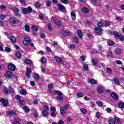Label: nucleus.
Here are the masks:
<instances>
[{
    "label": "nucleus",
    "mask_w": 124,
    "mask_h": 124,
    "mask_svg": "<svg viewBox=\"0 0 124 124\" xmlns=\"http://www.w3.org/2000/svg\"><path fill=\"white\" fill-rule=\"evenodd\" d=\"M71 16L73 20H75V19H76V15H75V13H74V12H71Z\"/></svg>",
    "instance_id": "cd10ccee"
},
{
    "label": "nucleus",
    "mask_w": 124,
    "mask_h": 124,
    "mask_svg": "<svg viewBox=\"0 0 124 124\" xmlns=\"http://www.w3.org/2000/svg\"><path fill=\"white\" fill-rule=\"evenodd\" d=\"M96 103V104L98 105V106H100L101 107L103 106V103H102V102L100 101H97Z\"/></svg>",
    "instance_id": "473e14b6"
},
{
    "label": "nucleus",
    "mask_w": 124,
    "mask_h": 124,
    "mask_svg": "<svg viewBox=\"0 0 124 124\" xmlns=\"http://www.w3.org/2000/svg\"><path fill=\"white\" fill-rule=\"evenodd\" d=\"M16 56L17 59H21V57H22V53L19 51H17L16 53Z\"/></svg>",
    "instance_id": "a211bd4d"
},
{
    "label": "nucleus",
    "mask_w": 124,
    "mask_h": 124,
    "mask_svg": "<svg viewBox=\"0 0 124 124\" xmlns=\"http://www.w3.org/2000/svg\"><path fill=\"white\" fill-rule=\"evenodd\" d=\"M10 40L13 43L16 42V38H15V37H12L10 38Z\"/></svg>",
    "instance_id": "de8ad7c7"
},
{
    "label": "nucleus",
    "mask_w": 124,
    "mask_h": 124,
    "mask_svg": "<svg viewBox=\"0 0 124 124\" xmlns=\"http://www.w3.org/2000/svg\"><path fill=\"white\" fill-rule=\"evenodd\" d=\"M23 110L24 111H25V112H26V113H29V112H30V108H29V107L27 106H24L23 107Z\"/></svg>",
    "instance_id": "4be33fe9"
},
{
    "label": "nucleus",
    "mask_w": 124,
    "mask_h": 124,
    "mask_svg": "<svg viewBox=\"0 0 124 124\" xmlns=\"http://www.w3.org/2000/svg\"><path fill=\"white\" fill-rule=\"evenodd\" d=\"M114 53L116 55H120V54H122V49L121 48H117L115 50Z\"/></svg>",
    "instance_id": "2eb2a0df"
},
{
    "label": "nucleus",
    "mask_w": 124,
    "mask_h": 124,
    "mask_svg": "<svg viewBox=\"0 0 124 124\" xmlns=\"http://www.w3.org/2000/svg\"><path fill=\"white\" fill-rule=\"evenodd\" d=\"M113 35H114L115 37H119V36H120V33L117 31H114L113 32Z\"/></svg>",
    "instance_id": "ea45409f"
},
{
    "label": "nucleus",
    "mask_w": 124,
    "mask_h": 124,
    "mask_svg": "<svg viewBox=\"0 0 124 124\" xmlns=\"http://www.w3.org/2000/svg\"><path fill=\"white\" fill-rule=\"evenodd\" d=\"M80 60L82 62H85V60H86V58H85V56H81L80 57Z\"/></svg>",
    "instance_id": "338daca9"
},
{
    "label": "nucleus",
    "mask_w": 124,
    "mask_h": 124,
    "mask_svg": "<svg viewBox=\"0 0 124 124\" xmlns=\"http://www.w3.org/2000/svg\"><path fill=\"white\" fill-rule=\"evenodd\" d=\"M82 12H84V13H88L90 10L88 8L84 7L82 10Z\"/></svg>",
    "instance_id": "7c9ffc66"
},
{
    "label": "nucleus",
    "mask_w": 124,
    "mask_h": 124,
    "mask_svg": "<svg viewBox=\"0 0 124 124\" xmlns=\"http://www.w3.org/2000/svg\"><path fill=\"white\" fill-rule=\"evenodd\" d=\"M46 50L49 53L51 52V48L49 47H46Z\"/></svg>",
    "instance_id": "774afa93"
},
{
    "label": "nucleus",
    "mask_w": 124,
    "mask_h": 124,
    "mask_svg": "<svg viewBox=\"0 0 124 124\" xmlns=\"http://www.w3.org/2000/svg\"><path fill=\"white\" fill-rule=\"evenodd\" d=\"M13 11L15 13V15L16 16H21V15H20V14H19V9H18L17 8H15L13 9Z\"/></svg>",
    "instance_id": "1a4fd4ad"
},
{
    "label": "nucleus",
    "mask_w": 124,
    "mask_h": 124,
    "mask_svg": "<svg viewBox=\"0 0 124 124\" xmlns=\"http://www.w3.org/2000/svg\"><path fill=\"white\" fill-rule=\"evenodd\" d=\"M16 99H17V100H19V101H20V100H21V96H20L19 95H16L15 97Z\"/></svg>",
    "instance_id": "13d9d810"
},
{
    "label": "nucleus",
    "mask_w": 124,
    "mask_h": 124,
    "mask_svg": "<svg viewBox=\"0 0 124 124\" xmlns=\"http://www.w3.org/2000/svg\"><path fill=\"white\" fill-rule=\"evenodd\" d=\"M39 18L42 20L44 18V15L43 14H40L39 15Z\"/></svg>",
    "instance_id": "69168bd1"
},
{
    "label": "nucleus",
    "mask_w": 124,
    "mask_h": 124,
    "mask_svg": "<svg viewBox=\"0 0 124 124\" xmlns=\"http://www.w3.org/2000/svg\"><path fill=\"white\" fill-rule=\"evenodd\" d=\"M9 21L10 23H11V24H18V23H19V20L17 19H15L13 17H11L9 19Z\"/></svg>",
    "instance_id": "f03ea898"
},
{
    "label": "nucleus",
    "mask_w": 124,
    "mask_h": 124,
    "mask_svg": "<svg viewBox=\"0 0 124 124\" xmlns=\"http://www.w3.org/2000/svg\"><path fill=\"white\" fill-rule=\"evenodd\" d=\"M33 78L35 81H38L39 79H40V77L39 76V74L35 73L34 74Z\"/></svg>",
    "instance_id": "9b49d317"
},
{
    "label": "nucleus",
    "mask_w": 124,
    "mask_h": 124,
    "mask_svg": "<svg viewBox=\"0 0 124 124\" xmlns=\"http://www.w3.org/2000/svg\"><path fill=\"white\" fill-rule=\"evenodd\" d=\"M118 106L119 108H124V102H120L118 103Z\"/></svg>",
    "instance_id": "412c9836"
},
{
    "label": "nucleus",
    "mask_w": 124,
    "mask_h": 124,
    "mask_svg": "<svg viewBox=\"0 0 124 124\" xmlns=\"http://www.w3.org/2000/svg\"><path fill=\"white\" fill-rule=\"evenodd\" d=\"M108 56L112 58L113 57V53L111 51H109L108 53Z\"/></svg>",
    "instance_id": "864d4df0"
},
{
    "label": "nucleus",
    "mask_w": 124,
    "mask_h": 124,
    "mask_svg": "<svg viewBox=\"0 0 124 124\" xmlns=\"http://www.w3.org/2000/svg\"><path fill=\"white\" fill-rule=\"evenodd\" d=\"M54 59L56 62H61L62 61V59L58 56H54Z\"/></svg>",
    "instance_id": "dca6fc26"
},
{
    "label": "nucleus",
    "mask_w": 124,
    "mask_h": 124,
    "mask_svg": "<svg viewBox=\"0 0 124 124\" xmlns=\"http://www.w3.org/2000/svg\"><path fill=\"white\" fill-rule=\"evenodd\" d=\"M22 12L23 13H24V14H28V10L27 9V8H23L22 9Z\"/></svg>",
    "instance_id": "8fccbe9b"
},
{
    "label": "nucleus",
    "mask_w": 124,
    "mask_h": 124,
    "mask_svg": "<svg viewBox=\"0 0 124 124\" xmlns=\"http://www.w3.org/2000/svg\"><path fill=\"white\" fill-rule=\"evenodd\" d=\"M104 26V23L103 22L101 21L97 23V26L98 28H102Z\"/></svg>",
    "instance_id": "393cba45"
},
{
    "label": "nucleus",
    "mask_w": 124,
    "mask_h": 124,
    "mask_svg": "<svg viewBox=\"0 0 124 124\" xmlns=\"http://www.w3.org/2000/svg\"><path fill=\"white\" fill-rule=\"evenodd\" d=\"M26 76L27 78H31V74L28 72H26Z\"/></svg>",
    "instance_id": "e2e57ef3"
},
{
    "label": "nucleus",
    "mask_w": 124,
    "mask_h": 124,
    "mask_svg": "<svg viewBox=\"0 0 124 124\" xmlns=\"http://www.w3.org/2000/svg\"><path fill=\"white\" fill-rule=\"evenodd\" d=\"M25 63H27V64H31V65H33V64H32V62L30 60V59L25 60Z\"/></svg>",
    "instance_id": "aec40b11"
},
{
    "label": "nucleus",
    "mask_w": 124,
    "mask_h": 124,
    "mask_svg": "<svg viewBox=\"0 0 124 124\" xmlns=\"http://www.w3.org/2000/svg\"><path fill=\"white\" fill-rule=\"evenodd\" d=\"M6 113L8 116H12L13 115H16V112L15 110H11L9 111H7Z\"/></svg>",
    "instance_id": "6e6552de"
},
{
    "label": "nucleus",
    "mask_w": 124,
    "mask_h": 124,
    "mask_svg": "<svg viewBox=\"0 0 124 124\" xmlns=\"http://www.w3.org/2000/svg\"><path fill=\"white\" fill-rule=\"evenodd\" d=\"M20 93L23 94V95H26V94L27 93V91H26L25 89H21L20 90Z\"/></svg>",
    "instance_id": "5701e85b"
},
{
    "label": "nucleus",
    "mask_w": 124,
    "mask_h": 124,
    "mask_svg": "<svg viewBox=\"0 0 124 124\" xmlns=\"http://www.w3.org/2000/svg\"><path fill=\"white\" fill-rule=\"evenodd\" d=\"M42 114L43 115V116H45V117H48V111H46V110H43L42 111Z\"/></svg>",
    "instance_id": "72a5a7b5"
},
{
    "label": "nucleus",
    "mask_w": 124,
    "mask_h": 124,
    "mask_svg": "<svg viewBox=\"0 0 124 124\" xmlns=\"http://www.w3.org/2000/svg\"><path fill=\"white\" fill-rule=\"evenodd\" d=\"M94 31L95 32H96V33H97L98 35H100V34H102V32L103 31H102V29L98 27H95L94 28Z\"/></svg>",
    "instance_id": "7ed1b4c3"
},
{
    "label": "nucleus",
    "mask_w": 124,
    "mask_h": 124,
    "mask_svg": "<svg viewBox=\"0 0 124 124\" xmlns=\"http://www.w3.org/2000/svg\"><path fill=\"white\" fill-rule=\"evenodd\" d=\"M77 96H78V97H83L84 94L82 93H78L77 94Z\"/></svg>",
    "instance_id": "58836bf2"
},
{
    "label": "nucleus",
    "mask_w": 124,
    "mask_h": 124,
    "mask_svg": "<svg viewBox=\"0 0 124 124\" xmlns=\"http://www.w3.org/2000/svg\"><path fill=\"white\" fill-rule=\"evenodd\" d=\"M13 74H12V72L10 71H8L6 72V74L5 75V77L7 78H11L13 76Z\"/></svg>",
    "instance_id": "f8f14e48"
},
{
    "label": "nucleus",
    "mask_w": 124,
    "mask_h": 124,
    "mask_svg": "<svg viewBox=\"0 0 124 124\" xmlns=\"http://www.w3.org/2000/svg\"><path fill=\"white\" fill-rule=\"evenodd\" d=\"M104 91H103V89H102V88L101 87L98 88V92L99 93H102Z\"/></svg>",
    "instance_id": "a18cd8bd"
},
{
    "label": "nucleus",
    "mask_w": 124,
    "mask_h": 124,
    "mask_svg": "<svg viewBox=\"0 0 124 124\" xmlns=\"http://www.w3.org/2000/svg\"><path fill=\"white\" fill-rule=\"evenodd\" d=\"M68 107H69V105H65L63 107V109H64V110H67V109L68 108Z\"/></svg>",
    "instance_id": "052dcab7"
},
{
    "label": "nucleus",
    "mask_w": 124,
    "mask_h": 124,
    "mask_svg": "<svg viewBox=\"0 0 124 124\" xmlns=\"http://www.w3.org/2000/svg\"><path fill=\"white\" fill-rule=\"evenodd\" d=\"M57 6L60 11H62V12H63V11H65V7H64L63 5H62V4H59Z\"/></svg>",
    "instance_id": "39448f33"
},
{
    "label": "nucleus",
    "mask_w": 124,
    "mask_h": 124,
    "mask_svg": "<svg viewBox=\"0 0 124 124\" xmlns=\"http://www.w3.org/2000/svg\"><path fill=\"white\" fill-rule=\"evenodd\" d=\"M113 81L116 85H118L119 86L121 85V83H120V81H119V78H114Z\"/></svg>",
    "instance_id": "ddd939ff"
},
{
    "label": "nucleus",
    "mask_w": 124,
    "mask_h": 124,
    "mask_svg": "<svg viewBox=\"0 0 124 124\" xmlns=\"http://www.w3.org/2000/svg\"><path fill=\"white\" fill-rule=\"evenodd\" d=\"M48 87L49 90H52L54 88V86H53V84L50 83L48 84Z\"/></svg>",
    "instance_id": "3c124183"
},
{
    "label": "nucleus",
    "mask_w": 124,
    "mask_h": 124,
    "mask_svg": "<svg viewBox=\"0 0 124 124\" xmlns=\"http://www.w3.org/2000/svg\"><path fill=\"white\" fill-rule=\"evenodd\" d=\"M106 111H107L108 113H111L112 112V109L109 108H106Z\"/></svg>",
    "instance_id": "0e129e2a"
},
{
    "label": "nucleus",
    "mask_w": 124,
    "mask_h": 124,
    "mask_svg": "<svg viewBox=\"0 0 124 124\" xmlns=\"http://www.w3.org/2000/svg\"><path fill=\"white\" fill-rule=\"evenodd\" d=\"M111 96L113 98V99H115V100H118V94L115 93H110Z\"/></svg>",
    "instance_id": "9d476101"
},
{
    "label": "nucleus",
    "mask_w": 124,
    "mask_h": 124,
    "mask_svg": "<svg viewBox=\"0 0 124 124\" xmlns=\"http://www.w3.org/2000/svg\"><path fill=\"white\" fill-rule=\"evenodd\" d=\"M80 111L81 113H82V114H84V115L86 114V113H87V110H86V109H85V108H81L80 109Z\"/></svg>",
    "instance_id": "a19ab883"
},
{
    "label": "nucleus",
    "mask_w": 124,
    "mask_h": 124,
    "mask_svg": "<svg viewBox=\"0 0 124 124\" xmlns=\"http://www.w3.org/2000/svg\"><path fill=\"white\" fill-rule=\"evenodd\" d=\"M61 1L65 4H68V3H69L68 0H61Z\"/></svg>",
    "instance_id": "37998d69"
},
{
    "label": "nucleus",
    "mask_w": 124,
    "mask_h": 124,
    "mask_svg": "<svg viewBox=\"0 0 124 124\" xmlns=\"http://www.w3.org/2000/svg\"><path fill=\"white\" fill-rule=\"evenodd\" d=\"M88 83H91L92 85H94L96 84V81L94 79L91 78L88 80Z\"/></svg>",
    "instance_id": "4468645a"
},
{
    "label": "nucleus",
    "mask_w": 124,
    "mask_h": 124,
    "mask_svg": "<svg viewBox=\"0 0 124 124\" xmlns=\"http://www.w3.org/2000/svg\"><path fill=\"white\" fill-rule=\"evenodd\" d=\"M60 112H61V113L62 114V115H64V114H65V113H66V112L65 111L64 109H63L62 108H61Z\"/></svg>",
    "instance_id": "c9c22d12"
},
{
    "label": "nucleus",
    "mask_w": 124,
    "mask_h": 124,
    "mask_svg": "<svg viewBox=\"0 0 124 124\" xmlns=\"http://www.w3.org/2000/svg\"><path fill=\"white\" fill-rule=\"evenodd\" d=\"M0 101L1 102L4 107H7V106H8V102L6 101V100L1 98Z\"/></svg>",
    "instance_id": "20e7f679"
},
{
    "label": "nucleus",
    "mask_w": 124,
    "mask_h": 124,
    "mask_svg": "<svg viewBox=\"0 0 124 124\" xmlns=\"http://www.w3.org/2000/svg\"><path fill=\"white\" fill-rule=\"evenodd\" d=\"M108 123L109 124H116L115 118L111 119L108 121Z\"/></svg>",
    "instance_id": "6ab92c4d"
},
{
    "label": "nucleus",
    "mask_w": 124,
    "mask_h": 124,
    "mask_svg": "<svg viewBox=\"0 0 124 124\" xmlns=\"http://www.w3.org/2000/svg\"><path fill=\"white\" fill-rule=\"evenodd\" d=\"M34 6H35L36 8H39V7H40V3L38 2H36L35 3Z\"/></svg>",
    "instance_id": "603ef678"
},
{
    "label": "nucleus",
    "mask_w": 124,
    "mask_h": 124,
    "mask_svg": "<svg viewBox=\"0 0 124 124\" xmlns=\"http://www.w3.org/2000/svg\"><path fill=\"white\" fill-rule=\"evenodd\" d=\"M19 103H20L21 105H26V102H25L23 100H20L19 101Z\"/></svg>",
    "instance_id": "09e8293b"
},
{
    "label": "nucleus",
    "mask_w": 124,
    "mask_h": 124,
    "mask_svg": "<svg viewBox=\"0 0 124 124\" xmlns=\"http://www.w3.org/2000/svg\"><path fill=\"white\" fill-rule=\"evenodd\" d=\"M41 62L42 63H46V62H47V60H46L45 57H43L41 59Z\"/></svg>",
    "instance_id": "4c0bfd02"
},
{
    "label": "nucleus",
    "mask_w": 124,
    "mask_h": 124,
    "mask_svg": "<svg viewBox=\"0 0 124 124\" xmlns=\"http://www.w3.org/2000/svg\"><path fill=\"white\" fill-rule=\"evenodd\" d=\"M0 9H1V10H5V9H6V6L4 5H1L0 6Z\"/></svg>",
    "instance_id": "6e6d98bb"
},
{
    "label": "nucleus",
    "mask_w": 124,
    "mask_h": 124,
    "mask_svg": "<svg viewBox=\"0 0 124 124\" xmlns=\"http://www.w3.org/2000/svg\"><path fill=\"white\" fill-rule=\"evenodd\" d=\"M92 62L93 65H95V64H97V62H98V60L97 59H93L92 60Z\"/></svg>",
    "instance_id": "a878e982"
},
{
    "label": "nucleus",
    "mask_w": 124,
    "mask_h": 124,
    "mask_svg": "<svg viewBox=\"0 0 124 124\" xmlns=\"http://www.w3.org/2000/svg\"><path fill=\"white\" fill-rule=\"evenodd\" d=\"M77 33L79 38H82L83 37V32L81 30H78Z\"/></svg>",
    "instance_id": "f3484780"
},
{
    "label": "nucleus",
    "mask_w": 124,
    "mask_h": 124,
    "mask_svg": "<svg viewBox=\"0 0 124 124\" xmlns=\"http://www.w3.org/2000/svg\"><path fill=\"white\" fill-rule=\"evenodd\" d=\"M108 44L109 46H113V45H114V44H115V43H114V42L113 41H108Z\"/></svg>",
    "instance_id": "2f4dec72"
},
{
    "label": "nucleus",
    "mask_w": 124,
    "mask_h": 124,
    "mask_svg": "<svg viewBox=\"0 0 124 124\" xmlns=\"http://www.w3.org/2000/svg\"><path fill=\"white\" fill-rule=\"evenodd\" d=\"M107 72L108 73H112V69L110 68H107Z\"/></svg>",
    "instance_id": "bf43d9fd"
},
{
    "label": "nucleus",
    "mask_w": 124,
    "mask_h": 124,
    "mask_svg": "<svg viewBox=\"0 0 124 124\" xmlns=\"http://www.w3.org/2000/svg\"><path fill=\"white\" fill-rule=\"evenodd\" d=\"M115 123H118L119 124H122V121L120 120L119 117H115Z\"/></svg>",
    "instance_id": "c756f323"
},
{
    "label": "nucleus",
    "mask_w": 124,
    "mask_h": 124,
    "mask_svg": "<svg viewBox=\"0 0 124 124\" xmlns=\"http://www.w3.org/2000/svg\"><path fill=\"white\" fill-rule=\"evenodd\" d=\"M55 24L58 26V27H60L61 25H62V22L60 20H57L55 22Z\"/></svg>",
    "instance_id": "c03bdc74"
},
{
    "label": "nucleus",
    "mask_w": 124,
    "mask_h": 124,
    "mask_svg": "<svg viewBox=\"0 0 124 124\" xmlns=\"http://www.w3.org/2000/svg\"><path fill=\"white\" fill-rule=\"evenodd\" d=\"M44 111H49V107H48L47 105L44 106Z\"/></svg>",
    "instance_id": "49530a36"
},
{
    "label": "nucleus",
    "mask_w": 124,
    "mask_h": 124,
    "mask_svg": "<svg viewBox=\"0 0 124 124\" xmlns=\"http://www.w3.org/2000/svg\"><path fill=\"white\" fill-rule=\"evenodd\" d=\"M74 39L75 42H76L77 43H78V42H79V39L78 38V37H74Z\"/></svg>",
    "instance_id": "680f3d73"
},
{
    "label": "nucleus",
    "mask_w": 124,
    "mask_h": 124,
    "mask_svg": "<svg viewBox=\"0 0 124 124\" xmlns=\"http://www.w3.org/2000/svg\"><path fill=\"white\" fill-rule=\"evenodd\" d=\"M26 9H27V12H28V13H31V12H32L31 7H28Z\"/></svg>",
    "instance_id": "e433bc0d"
},
{
    "label": "nucleus",
    "mask_w": 124,
    "mask_h": 124,
    "mask_svg": "<svg viewBox=\"0 0 124 124\" xmlns=\"http://www.w3.org/2000/svg\"><path fill=\"white\" fill-rule=\"evenodd\" d=\"M89 69V66L88 64H85L83 66V70L84 71H87Z\"/></svg>",
    "instance_id": "bb28decb"
},
{
    "label": "nucleus",
    "mask_w": 124,
    "mask_h": 124,
    "mask_svg": "<svg viewBox=\"0 0 124 124\" xmlns=\"http://www.w3.org/2000/svg\"><path fill=\"white\" fill-rule=\"evenodd\" d=\"M31 38L28 36H25L24 38V40L23 41V44L24 45H29L30 43H31Z\"/></svg>",
    "instance_id": "f257e3e1"
},
{
    "label": "nucleus",
    "mask_w": 124,
    "mask_h": 124,
    "mask_svg": "<svg viewBox=\"0 0 124 124\" xmlns=\"http://www.w3.org/2000/svg\"><path fill=\"white\" fill-rule=\"evenodd\" d=\"M38 30V28L35 26H33L31 27L32 31L34 35H36V31Z\"/></svg>",
    "instance_id": "0eeeda50"
},
{
    "label": "nucleus",
    "mask_w": 124,
    "mask_h": 124,
    "mask_svg": "<svg viewBox=\"0 0 124 124\" xmlns=\"http://www.w3.org/2000/svg\"><path fill=\"white\" fill-rule=\"evenodd\" d=\"M46 4L47 6H50L52 4V2L51 1H47L46 2Z\"/></svg>",
    "instance_id": "4d7b16f0"
},
{
    "label": "nucleus",
    "mask_w": 124,
    "mask_h": 124,
    "mask_svg": "<svg viewBox=\"0 0 124 124\" xmlns=\"http://www.w3.org/2000/svg\"><path fill=\"white\" fill-rule=\"evenodd\" d=\"M8 68L11 71H14L16 69V67L13 64H10L8 65Z\"/></svg>",
    "instance_id": "423d86ee"
},
{
    "label": "nucleus",
    "mask_w": 124,
    "mask_h": 124,
    "mask_svg": "<svg viewBox=\"0 0 124 124\" xmlns=\"http://www.w3.org/2000/svg\"><path fill=\"white\" fill-rule=\"evenodd\" d=\"M50 111H51V112H56V108L54 107H50Z\"/></svg>",
    "instance_id": "5fc2aeb1"
},
{
    "label": "nucleus",
    "mask_w": 124,
    "mask_h": 124,
    "mask_svg": "<svg viewBox=\"0 0 124 124\" xmlns=\"http://www.w3.org/2000/svg\"><path fill=\"white\" fill-rule=\"evenodd\" d=\"M56 98L59 101H63V97L62 96H57Z\"/></svg>",
    "instance_id": "b1692460"
},
{
    "label": "nucleus",
    "mask_w": 124,
    "mask_h": 124,
    "mask_svg": "<svg viewBox=\"0 0 124 124\" xmlns=\"http://www.w3.org/2000/svg\"><path fill=\"white\" fill-rule=\"evenodd\" d=\"M63 34H64V35H66V36H67V35H69V34H70V32L67 31H63Z\"/></svg>",
    "instance_id": "79ce46f5"
},
{
    "label": "nucleus",
    "mask_w": 124,
    "mask_h": 124,
    "mask_svg": "<svg viewBox=\"0 0 124 124\" xmlns=\"http://www.w3.org/2000/svg\"><path fill=\"white\" fill-rule=\"evenodd\" d=\"M54 93H57L58 96H62V93L60 91H54Z\"/></svg>",
    "instance_id": "c85d7f7f"
},
{
    "label": "nucleus",
    "mask_w": 124,
    "mask_h": 124,
    "mask_svg": "<svg viewBox=\"0 0 124 124\" xmlns=\"http://www.w3.org/2000/svg\"><path fill=\"white\" fill-rule=\"evenodd\" d=\"M25 30L26 31H30V26L29 25L26 24L24 26Z\"/></svg>",
    "instance_id": "f704fd0d"
}]
</instances>
